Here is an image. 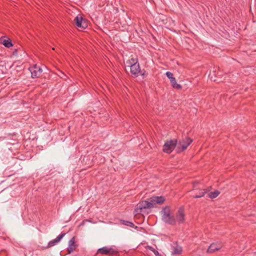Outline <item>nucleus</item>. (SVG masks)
Returning a JSON list of instances; mask_svg holds the SVG:
<instances>
[{
  "label": "nucleus",
  "instance_id": "obj_1",
  "mask_svg": "<svg viewBox=\"0 0 256 256\" xmlns=\"http://www.w3.org/2000/svg\"><path fill=\"white\" fill-rule=\"evenodd\" d=\"M166 199L162 196H156L150 198L148 200H142L136 206L134 212L136 214L145 213L147 209L154 208L156 204H162Z\"/></svg>",
  "mask_w": 256,
  "mask_h": 256
},
{
  "label": "nucleus",
  "instance_id": "obj_2",
  "mask_svg": "<svg viewBox=\"0 0 256 256\" xmlns=\"http://www.w3.org/2000/svg\"><path fill=\"white\" fill-rule=\"evenodd\" d=\"M162 220L166 224L172 226H175L174 216L170 212V209L168 206L164 208L161 212Z\"/></svg>",
  "mask_w": 256,
  "mask_h": 256
},
{
  "label": "nucleus",
  "instance_id": "obj_3",
  "mask_svg": "<svg viewBox=\"0 0 256 256\" xmlns=\"http://www.w3.org/2000/svg\"><path fill=\"white\" fill-rule=\"evenodd\" d=\"M177 142L178 141L176 139L167 141L164 145L163 151L164 152L170 154L175 148Z\"/></svg>",
  "mask_w": 256,
  "mask_h": 256
},
{
  "label": "nucleus",
  "instance_id": "obj_4",
  "mask_svg": "<svg viewBox=\"0 0 256 256\" xmlns=\"http://www.w3.org/2000/svg\"><path fill=\"white\" fill-rule=\"evenodd\" d=\"M118 253V252L112 247L104 246L98 250L96 254H102L113 256Z\"/></svg>",
  "mask_w": 256,
  "mask_h": 256
},
{
  "label": "nucleus",
  "instance_id": "obj_5",
  "mask_svg": "<svg viewBox=\"0 0 256 256\" xmlns=\"http://www.w3.org/2000/svg\"><path fill=\"white\" fill-rule=\"evenodd\" d=\"M175 225L180 224L185 222V214L183 208H180L176 212L174 216Z\"/></svg>",
  "mask_w": 256,
  "mask_h": 256
},
{
  "label": "nucleus",
  "instance_id": "obj_6",
  "mask_svg": "<svg viewBox=\"0 0 256 256\" xmlns=\"http://www.w3.org/2000/svg\"><path fill=\"white\" fill-rule=\"evenodd\" d=\"M74 23L78 28H80L82 30H84L87 27L86 22L80 15H78L74 18Z\"/></svg>",
  "mask_w": 256,
  "mask_h": 256
},
{
  "label": "nucleus",
  "instance_id": "obj_7",
  "mask_svg": "<svg viewBox=\"0 0 256 256\" xmlns=\"http://www.w3.org/2000/svg\"><path fill=\"white\" fill-rule=\"evenodd\" d=\"M192 142V140L188 136H186L182 140H180L178 144L181 148V150H178V152H180L186 150L188 146H190Z\"/></svg>",
  "mask_w": 256,
  "mask_h": 256
},
{
  "label": "nucleus",
  "instance_id": "obj_8",
  "mask_svg": "<svg viewBox=\"0 0 256 256\" xmlns=\"http://www.w3.org/2000/svg\"><path fill=\"white\" fill-rule=\"evenodd\" d=\"M28 70L30 72L32 78H38L42 72V69L36 65L30 67Z\"/></svg>",
  "mask_w": 256,
  "mask_h": 256
},
{
  "label": "nucleus",
  "instance_id": "obj_9",
  "mask_svg": "<svg viewBox=\"0 0 256 256\" xmlns=\"http://www.w3.org/2000/svg\"><path fill=\"white\" fill-rule=\"evenodd\" d=\"M130 68V73L134 76V77H137L138 74L140 72V64H136L132 66H128Z\"/></svg>",
  "mask_w": 256,
  "mask_h": 256
},
{
  "label": "nucleus",
  "instance_id": "obj_10",
  "mask_svg": "<svg viewBox=\"0 0 256 256\" xmlns=\"http://www.w3.org/2000/svg\"><path fill=\"white\" fill-rule=\"evenodd\" d=\"M66 235V233H62L58 235L56 238L50 240L48 244L47 248H51L57 244Z\"/></svg>",
  "mask_w": 256,
  "mask_h": 256
},
{
  "label": "nucleus",
  "instance_id": "obj_11",
  "mask_svg": "<svg viewBox=\"0 0 256 256\" xmlns=\"http://www.w3.org/2000/svg\"><path fill=\"white\" fill-rule=\"evenodd\" d=\"M77 247V245L76 244L75 238H72L68 242V246L67 248V250L68 254H70Z\"/></svg>",
  "mask_w": 256,
  "mask_h": 256
},
{
  "label": "nucleus",
  "instance_id": "obj_12",
  "mask_svg": "<svg viewBox=\"0 0 256 256\" xmlns=\"http://www.w3.org/2000/svg\"><path fill=\"white\" fill-rule=\"evenodd\" d=\"M0 44H4V46L8 48H10L13 46L12 40L10 38L3 37L0 38Z\"/></svg>",
  "mask_w": 256,
  "mask_h": 256
},
{
  "label": "nucleus",
  "instance_id": "obj_13",
  "mask_svg": "<svg viewBox=\"0 0 256 256\" xmlns=\"http://www.w3.org/2000/svg\"><path fill=\"white\" fill-rule=\"evenodd\" d=\"M220 246L216 244H212L208 249V252H213L216 250H218L220 248Z\"/></svg>",
  "mask_w": 256,
  "mask_h": 256
},
{
  "label": "nucleus",
  "instance_id": "obj_14",
  "mask_svg": "<svg viewBox=\"0 0 256 256\" xmlns=\"http://www.w3.org/2000/svg\"><path fill=\"white\" fill-rule=\"evenodd\" d=\"M208 191L207 189H202L198 190V192L194 196V198H202Z\"/></svg>",
  "mask_w": 256,
  "mask_h": 256
},
{
  "label": "nucleus",
  "instance_id": "obj_15",
  "mask_svg": "<svg viewBox=\"0 0 256 256\" xmlns=\"http://www.w3.org/2000/svg\"><path fill=\"white\" fill-rule=\"evenodd\" d=\"M182 251V248L181 246H176L173 248L172 250V255H177L181 254Z\"/></svg>",
  "mask_w": 256,
  "mask_h": 256
},
{
  "label": "nucleus",
  "instance_id": "obj_16",
  "mask_svg": "<svg viewBox=\"0 0 256 256\" xmlns=\"http://www.w3.org/2000/svg\"><path fill=\"white\" fill-rule=\"evenodd\" d=\"M126 64H128V66H130L138 64L139 63L137 58H132L126 62Z\"/></svg>",
  "mask_w": 256,
  "mask_h": 256
},
{
  "label": "nucleus",
  "instance_id": "obj_17",
  "mask_svg": "<svg viewBox=\"0 0 256 256\" xmlns=\"http://www.w3.org/2000/svg\"><path fill=\"white\" fill-rule=\"evenodd\" d=\"M170 82L173 88L177 90H180L182 88L181 85L177 84L176 78H174V80H172Z\"/></svg>",
  "mask_w": 256,
  "mask_h": 256
},
{
  "label": "nucleus",
  "instance_id": "obj_18",
  "mask_svg": "<svg viewBox=\"0 0 256 256\" xmlns=\"http://www.w3.org/2000/svg\"><path fill=\"white\" fill-rule=\"evenodd\" d=\"M220 194V192L218 190H215L212 192H210L208 195V196L211 198H216Z\"/></svg>",
  "mask_w": 256,
  "mask_h": 256
},
{
  "label": "nucleus",
  "instance_id": "obj_19",
  "mask_svg": "<svg viewBox=\"0 0 256 256\" xmlns=\"http://www.w3.org/2000/svg\"><path fill=\"white\" fill-rule=\"evenodd\" d=\"M120 222L124 225L127 226L131 228H133L134 226L132 222L127 220H120Z\"/></svg>",
  "mask_w": 256,
  "mask_h": 256
},
{
  "label": "nucleus",
  "instance_id": "obj_20",
  "mask_svg": "<svg viewBox=\"0 0 256 256\" xmlns=\"http://www.w3.org/2000/svg\"><path fill=\"white\" fill-rule=\"evenodd\" d=\"M166 75L168 76V78L170 80V81H172V80H174L175 78L173 76L172 73L170 72H166Z\"/></svg>",
  "mask_w": 256,
  "mask_h": 256
},
{
  "label": "nucleus",
  "instance_id": "obj_21",
  "mask_svg": "<svg viewBox=\"0 0 256 256\" xmlns=\"http://www.w3.org/2000/svg\"><path fill=\"white\" fill-rule=\"evenodd\" d=\"M146 248L147 249L152 251V252L155 250V249L154 248H152V246H146Z\"/></svg>",
  "mask_w": 256,
  "mask_h": 256
},
{
  "label": "nucleus",
  "instance_id": "obj_22",
  "mask_svg": "<svg viewBox=\"0 0 256 256\" xmlns=\"http://www.w3.org/2000/svg\"><path fill=\"white\" fill-rule=\"evenodd\" d=\"M153 252L154 253L156 256H158V254H160L156 250Z\"/></svg>",
  "mask_w": 256,
  "mask_h": 256
},
{
  "label": "nucleus",
  "instance_id": "obj_23",
  "mask_svg": "<svg viewBox=\"0 0 256 256\" xmlns=\"http://www.w3.org/2000/svg\"><path fill=\"white\" fill-rule=\"evenodd\" d=\"M140 75L142 76H145V73L144 72H143V73H140Z\"/></svg>",
  "mask_w": 256,
  "mask_h": 256
},
{
  "label": "nucleus",
  "instance_id": "obj_24",
  "mask_svg": "<svg viewBox=\"0 0 256 256\" xmlns=\"http://www.w3.org/2000/svg\"><path fill=\"white\" fill-rule=\"evenodd\" d=\"M158 256H161V255L160 254H158Z\"/></svg>",
  "mask_w": 256,
  "mask_h": 256
}]
</instances>
